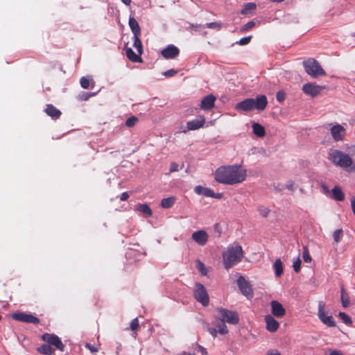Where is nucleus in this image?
<instances>
[{"instance_id": "obj_56", "label": "nucleus", "mask_w": 355, "mask_h": 355, "mask_svg": "<svg viewBox=\"0 0 355 355\" xmlns=\"http://www.w3.org/2000/svg\"><path fill=\"white\" fill-rule=\"evenodd\" d=\"M321 187H322V193L330 197L331 191H329L328 187L326 184H322L321 185Z\"/></svg>"}, {"instance_id": "obj_15", "label": "nucleus", "mask_w": 355, "mask_h": 355, "mask_svg": "<svg viewBox=\"0 0 355 355\" xmlns=\"http://www.w3.org/2000/svg\"><path fill=\"white\" fill-rule=\"evenodd\" d=\"M326 76L327 73L320 64L316 60L312 58V78H318Z\"/></svg>"}, {"instance_id": "obj_59", "label": "nucleus", "mask_w": 355, "mask_h": 355, "mask_svg": "<svg viewBox=\"0 0 355 355\" xmlns=\"http://www.w3.org/2000/svg\"><path fill=\"white\" fill-rule=\"evenodd\" d=\"M267 355H281L276 349H270L267 352Z\"/></svg>"}, {"instance_id": "obj_17", "label": "nucleus", "mask_w": 355, "mask_h": 355, "mask_svg": "<svg viewBox=\"0 0 355 355\" xmlns=\"http://www.w3.org/2000/svg\"><path fill=\"white\" fill-rule=\"evenodd\" d=\"M216 101V97L209 94L202 98L200 103V108L203 110H210L214 107Z\"/></svg>"}, {"instance_id": "obj_34", "label": "nucleus", "mask_w": 355, "mask_h": 355, "mask_svg": "<svg viewBox=\"0 0 355 355\" xmlns=\"http://www.w3.org/2000/svg\"><path fill=\"white\" fill-rule=\"evenodd\" d=\"M343 236V231L342 229H338L333 233V238L336 243H338Z\"/></svg>"}, {"instance_id": "obj_41", "label": "nucleus", "mask_w": 355, "mask_h": 355, "mask_svg": "<svg viewBox=\"0 0 355 355\" xmlns=\"http://www.w3.org/2000/svg\"><path fill=\"white\" fill-rule=\"evenodd\" d=\"M194 351L196 352V354L197 352H200L201 354V355H208V353H207L206 349L197 343L195 344V345H194Z\"/></svg>"}, {"instance_id": "obj_62", "label": "nucleus", "mask_w": 355, "mask_h": 355, "mask_svg": "<svg viewBox=\"0 0 355 355\" xmlns=\"http://www.w3.org/2000/svg\"><path fill=\"white\" fill-rule=\"evenodd\" d=\"M286 189L288 190L293 191V182H288L286 185Z\"/></svg>"}, {"instance_id": "obj_27", "label": "nucleus", "mask_w": 355, "mask_h": 355, "mask_svg": "<svg viewBox=\"0 0 355 355\" xmlns=\"http://www.w3.org/2000/svg\"><path fill=\"white\" fill-rule=\"evenodd\" d=\"M37 351L44 355H52L55 349H53L49 344H43L37 348Z\"/></svg>"}, {"instance_id": "obj_44", "label": "nucleus", "mask_w": 355, "mask_h": 355, "mask_svg": "<svg viewBox=\"0 0 355 355\" xmlns=\"http://www.w3.org/2000/svg\"><path fill=\"white\" fill-rule=\"evenodd\" d=\"M251 38H252L251 35L245 37L241 38L239 41L236 42V43L239 44L240 45H246L250 42Z\"/></svg>"}, {"instance_id": "obj_8", "label": "nucleus", "mask_w": 355, "mask_h": 355, "mask_svg": "<svg viewBox=\"0 0 355 355\" xmlns=\"http://www.w3.org/2000/svg\"><path fill=\"white\" fill-rule=\"evenodd\" d=\"M42 339L49 345L55 346L58 350L64 352V345L57 335L53 334H44L42 335Z\"/></svg>"}, {"instance_id": "obj_14", "label": "nucleus", "mask_w": 355, "mask_h": 355, "mask_svg": "<svg viewBox=\"0 0 355 355\" xmlns=\"http://www.w3.org/2000/svg\"><path fill=\"white\" fill-rule=\"evenodd\" d=\"M345 129L341 125L337 124L331 128V134L335 141H341L345 135Z\"/></svg>"}, {"instance_id": "obj_23", "label": "nucleus", "mask_w": 355, "mask_h": 355, "mask_svg": "<svg viewBox=\"0 0 355 355\" xmlns=\"http://www.w3.org/2000/svg\"><path fill=\"white\" fill-rule=\"evenodd\" d=\"M176 201L175 196H170L166 198H163L161 201L160 205L164 209H169L173 206Z\"/></svg>"}, {"instance_id": "obj_54", "label": "nucleus", "mask_w": 355, "mask_h": 355, "mask_svg": "<svg viewBox=\"0 0 355 355\" xmlns=\"http://www.w3.org/2000/svg\"><path fill=\"white\" fill-rule=\"evenodd\" d=\"M302 89L305 94L311 95V83H308L305 84L303 86Z\"/></svg>"}, {"instance_id": "obj_26", "label": "nucleus", "mask_w": 355, "mask_h": 355, "mask_svg": "<svg viewBox=\"0 0 355 355\" xmlns=\"http://www.w3.org/2000/svg\"><path fill=\"white\" fill-rule=\"evenodd\" d=\"M276 277H280L283 273V265L280 259H277L272 265Z\"/></svg>"}, {"instance_id": "obj_18", "label": "nucleus", "mask_w": 355, "mask_h": 355, "mask_svg": "<svg viewBox=\"0 0 355 355\" xmlns=\"http://www.w3.org/2000/svg\"><path fill=\"white\" fill-rule=\"evenodd\" d=\"M266 329L270 332H275L279 327V322L271 315H267L265 317Z\"/></svg>"}, {"instance_id": "obj_12", "label": "nucleus", "mask_w": 355, "mask_h": 355, "mask_svg": "<svg viewBox=\"0 0 355 355\" xmlns=\"http://www.w3.org/2000/svg\"><path fill=\"white\" fill-rule=\"evenodd\" d=\"M205 123V118L203 116H199L198 118L189 121L187 123V130L183 132H186L187 130H195L202 128Z\"/></svg>"}, {"instance_id": "obj_57", "label": "nucleus", "mask_w": 355, "mask_h": 355, "mask_svg": "<svg viewBox=\"0 0 355 355\" xmlns=\"http://www.w3.org/2000/svg\"><path fill=\"white\" fill-rule=\"evenodd\" d=\"M202 25L201 24H189V28H193L196 31H200V28H201Z\"/></svg>"}, {"instance_id": "obj_22", "label": "nucleus", "mask_w": 355, "mask_h": 355, "mask_svg": "<svg viewBox=\"0 0 355 355\" xmlns=\"http://www.w3.org/2000/svg\"><path fill=\"white\" fill-rule=\"evenodd\" d=\"M128 24L133 35H141L140 26L137 21L134 17L129 18Z\"/></svg>"}, {"instance_id": "obj_21", "label": "nucleus", "mask_w": 355, "mask_h": 355, "mask_svg": "<svg viewBox=\"0 0 355 355\" xmlns=\"http://www.w3.org/2000/svg\"><path fill=\"white\" fill-rule=\"evenodd\" d=\"M213 324L218 328V331L221 335L227 334L228 329L225 322L220 320L219 318L213 322Z\"/></svg>"}, {"instance_id": "obj_4", "label": "nucleus", "mask_w": 355, "mask_h": 355, "mask_svg": "<svg viewBox=\"0 0 355 355\" xmlns=\"http://www.w3.org/2000/svg\"><path fill=\"white\" fill-rule=\"evenodd\" d=\"M243 251L241 245L229 246L223 254V265L229 269L242 260Z\"/></svg>"}, {"instance_id": "obj_61", "label": "nucleus", "mask_w": 355, "mask_h": 355, "mask_svg": "<svg viewBox=\"0 0 355 355\" xmlns=\"http://www.w3.org/2000/svg\"><path fill=\"white\" fill-rule=\"evenodd\" d=\"M351 207L354 214L355 215V197L351 200Z\"/></svg>"}, {"instance_id": "obj_2", "label": "nucleus", "mask_w": 355, "mask_h": 355, "mask_svg": "<svg viewBox=\"0 0 355 355\" xmlns=\"http://www.w3.org/2000/svg\"><path fill=\"white\" fill-rule=\"evenodd\" d=\"M268 104V100L265 95H259L256 98H248L238 103L235 109L237 111L252 112L254 110L263 111Z\"/></svg>"}, {"instance_id": "obj_10", "label": "nucleus", "mask_w": 355, "mask_h": 355, "mask_svg": "<svg viewBox=\"0 0 355 355\" xmlns=\"http://www.w3.org/2000/svg\"><path fill=\"white\" fill-rule=\"evenodd\" d=\"M237 285L241 292L247 297L252 296V289L243 275H239L237 279Z\"/></svg>"}, {"instance_id": "obj_36", "label": "nucleus", "mask_w": 355, "mask_h": 355, "mask_svg": "<svg viewBox=\"0 0 355 355\" xmlns=\"http://www.w3.org/2000/svg\"><path fill=\"white\" fill-rule=\"evenodd\" d=\"M204 26H205L208 28L219 31L221 29L222 24L220 22L214 21V22L207 23L205 25H204Z\"/></svg>"}, {"instance_id": "obj_20", "label": "nucleus", "mask_w": 355, "mask_h": 355, "mask_svg": "<svg viewBox=\"0 0 355 355\" xmlns=\"http://www.w3.org/2000/svg\"><path fill=\"white\" fill-rule=\"evenodd\" d=\"M45 112L48 116H51L53 119H57L61 115V112L51 104H49L46 105Z\"/></svg>"}, {"instance_id": "obj_30", "label": "nucleus", "mask_w": 355, "mask_h": 355, "mask_svg": "<svg viewBox=\"0 0 355 355\" xmlns=\"http://www.w3.org/2000/svg\"><path fill=\"white\" fill-rule=\"evenodd\" d=\"M257 8V5L254 3H247L243 6V8L241 10V14L247 15L251 13L252 10H254Z\"/></svg>"}, {"instance_id": "obj_48", "label": "nucleus", "mask_w": 355, "mask_h": 355, "mask_svg": "<svg viewBox=\"0 0 355 355\" xmlns=\"http://www.w3.org/2000/svg\"><path fill=\"white\" fill-rule=\"evenodd\" d=\"M139 327V321L137 318H134L130 322V329L134 331L136 330Z\"/></svg>"}, {"instance_id": "obj_1", "label": "nucleus", "mask_w": 355, "mask_h": 355, "mask_svg": "<svg viewBox=\"0 0 355 355\" xmlns=\"http://www.w3.org/2000/svg\"><path fill=\"white\" fill-rule=\"evenodd\" d=\"M246 176V170L238 164L220 166L214 173V179L217 182L227 185L241 183L245 180Z\"/></svg>"}, {"instance_id": "obj_42", "label": "nucleus", "mask_w": 355, "mask_h": 355, "mask_svg": "<svg viewBox=\"0 0 355 355\" xmlns=\"http://www.w3.org/2000/svg\"><path fill=\"white\" fill-rule=\"evenodd\" d=\"M301 266V260L299 257H297L294 261L293 264V270L295 272H299Z\"/></svg>"}, {"instance_id": "obj_49", "label": "nucleus", "mask_w": 355, "mask_h": 355, "mask_svg": "<svg viewBox=\"0 0 355 355\" xmlns=\"http://www.w3.org/2000/svg\"><path fill=\"white\" fill-rule=\"evenodd\" d=\"M304 69L306 72L311 75V61L310 60H306L303 62Z\"/></svg>"}, {"instance_id": "obj_53", "label": "nucleus", "mask_w": 355, "mask_h": 355, "mask_svg": "<svg viewBox=\"0 0 355 355\" xmlns=\"http://www.w3.org/2000/svg\"><path fill=\"white\" fill-rule=\"evenodd\" d=\"M205 189V187L198 185L194 188V191L196 193H197L198 195H201V194L203 195Z\"/></svg>"}, {"instance_id": "obj_55", "label": "nucleus", "mask_w": 355, "mask_h": 355, "mask_svg": "<svg viewBox=\"0 0 355 355\" xmlns=\"http://www.w3.org/2000/svg\"><path fill=\"white\" fill-rule=\"evenodd\" d=\"M178 170H179L178 164L175 162H172L170 165V172L173 173V172L178 171Z\"/></svg>"}, {"instance_id": "obj_28", "label": "nucleus", "mask_w": 355, "mask_h": 355, "mask_svg": "<svg viewBox=\"0 0 355 355\" xmlns=\"http://www.w3.org/2000/svg\"><path fill=\"white\" fill-rule=\"evenodd\" d=\"M136 210L144 213L148 217L153 214L150 207L147 204H138Z\"/></svg>"}, {"instance_id": "obj_9", "label": "nucleus", "mask_w": 355, "mask_h": 355, "mask_svg": "<svg viewBox=\"0 0 355 355\" xmlns=\"http://www.w3.org/2000/svg\"><path fill=\"white\" fill-rule=\"evenodd\" d=\"M12 318L17 321L25 323L37 324L40 322V319L32 314L25 313H16L12 315Z\"/></svg>"}, {"instance_id": "obj_51", "label": "nucleus", "mask_w": 355, "mask_h": 355, "mask_svg": "<svg viewBox=\"0 0 355 355\" xmlns=\"http://www.w3.org/2000/svg\"><path fill=\"white\" fill-rule=\"evenodd\" d=\"M214 191L213 190H211V189H209V188L205 189L203 196H205L206 197L212 198V196H214Z\"/></svg>"}, {"instance_id": "obj_19", "label": "nucleus", "mask_w": 355, "mask_h": 355, "mask_svg": "<svg viewBox=\"0 0 355 355\" xmlns=\"http://www.w3.org/2000/svg\"><path fill=\"white\" fill-rule=\"evenodd\" d=\"M330 198L334 200L343 201L345 199V193L339 186H335L331 191Z\"/></svg>"}, {"instance_id": "obj_39", "label": "nucleus", "mask_w": 355, "mask_h": 355, "mask_svg": "<svg viewBox=\"0 0 355 355\" xmlns=\"http://www.w3.org/2000/svg\"><path fill=\"white\" fill-rule=\"evenodd\" d=\"M90 80H92V78L82 77L80 80V84L83 89H87L89 87Z\"/></svg>"}, {"instance_id": "obj_45", "label": "nucleus", "mask_w": 355, "mask_h": 355, "mask_svg": "<svg viewBox=\"0 0 355 355\" xmlns=\"http://www.w3.org/2000/svg\"><path fill=\"white\" fill-rule=\"evenodd\" d=\"M255 26V22L254 21H248L247 24H245L242 28L241 31H247L248 30L253 28Z\"/></svg>"}, {"instance_id": "obj_38", "label": "nucleus", "mask_w": 355, "mask_h": 355, "mask_svg": "<svg viewBox=\"0 0 355 355\" xmlns=\"http://www.w3.org/2000/svg\"><path fill=\"white\" fill-rule=\"evenodd\" d=\"M137 121H138L137 117H136L135 116H132L127 119V120L125 121V125L129 128L133 127L136 124Z\"/></svg>"}, {"instance_id": "obj_47", "label": "nucleus", "mask_w": 355, "mask_h": 355, "mask_svg": "<svg viewBox=\"0 0 355 355\" xmlns=\"http://www.w3.org/2000/svg\"><path fill=\"white\" fill-rule=\"evenodd\" d=\"M178 73V71L177 70H175L173 69H169V70H167L164 72L162 73V74L166 76V77H173L174 76L175 74H177Z\"/></svg>"}, {"instance_id": "obj_52", "label": "nucleus", "mask_w": 355, "mask_h": 355, "mask_svg": "<svg viewBox=\"0 0 355 355\" xmlns=\"http://www.w3.org/2000/svg\"><path fill=\"white\" fill-rule=\"evenodd\" d=\"M85 347L88 349L91 352H97L98 351V348L90 343H86Z\"/></svg>"}, {"instance_id": "obj_5", "label": "nucleus", "mask_w": 355, "mask_h": 355, "mask_svg": "<svg viewBox=\"0 0 355 355\" xmlns=\"http://www.w3.org/2000/svg\"><path fill=\"white\" fill-rule=\"evenodd\" d=\"M317 315L321 322L328 327L336 326V322L330 314V310L323 301H320L318 303Z\"/></svg>"}, {"instance_id": "obj_35", "label": "nucleus", "mask_w": 355, "mask_h": 355, "mask_svg": "<svg viewBox=\"0 0 355 355\" xmlns=\"http://www.w3.org/2000/svg\"><path fill=\"white\" fill-rule=\"evenodd\" d=\"M339 318L343 320V322L347 325H352V319L344 312L338 313Z\"/></svg>"}, {"instance_id": "obj_6", "label": "nucleus", "mask_w": 355, "mask_h": 355, "mask_svg": "<svg viewBox=\"0 0 355 355\" xmlns=\"http://www.w3.org/2000/svg\"><path fill=\"white\" fill-rule=\"evenodd\" d=\"M193 297L196 300L200 303L203 306H208L209 303V295L205 287L201 283H195Z\"/></svg>"}, {"instance_id": "obj_13", "label": "nucleus", "mask_w": 355, "mask_h": 355, "mask_svg": "<svg viewBox=\"0 0 355 355\" xmlns=\"http://www.w3.org/2000/svg\"><path fill=\"white\" fill-rule=\"evenodd\" d=\"M180 53V51L178 47L174 46L173 44H169L164 49L161 53L162 55L166 59H173L175 58Z\"/></svg>"}, {"instance_id": "obj_29", "label": "nucleus", "mask_w": 355, "mask_h": 355, "mask_svg": "<svg viewBox=\"0 0 355 355\" xmlns=\"http://www.w3.org/2000/svg\"><path fill=\"white\" fill-rule=\"evenodd\" d=\"M340 300L342 306L344 308H347L349 305V297L348 293L345 291V288L343 287L340 289Z\"/></svg>"}, {"instance_id": "obj_63", "label": "nucleus", "mask_w": 355, "mask_h": 355, "mask_svg": "<svg viewBox=\"0 0 355 355\" xmlns=\"http://www.w3.org/2000/svg\"><path fill=\"white\" fill-rule=\"evenodd\" d=\"M214 230H215L216 232H218V236H220V234L221 232H220V225H219V224L216 223V224L214 225Z\"/></svg>"}, {"instance_id": "obj_3", "label": "nucleus", "mask_w": 355, "mask_h": 355, "mask_svg": "<svg viewBox=\"0 0 355 355\" xmlns=\"http://www.w3.org/2000/svg\"><path fill=\"white\" fill-rule=\"evenodd\" d=\"M329 159L336 166L347 168L348 171L355 172V162L351 157L339 150H331L329 153Z\"/></svg>"}, {"instance_id": "obj_7", "label": "nucleus", "mask_w": 355, "mask_h": 355, "mask_svg": "<svg viewBox=\"0 0 355 355\" xmlns=\"http://www.w3.org/2000/svg\"><path fill=\"white\" fill-rule=\"evenodd\" d=\"M219 320L231 324H236L239 321V314L236 311L224 308H216Z\"/></svg>"}, {"instance_id": "obj_16", "label": "nucleus", "mask_w": 355, "mask_h": 355, "mask_svg": "<svg viewBox=\"0 0 355 355\" xmlns=\"http://www.w3.org/2000/svg\"><path fill=\"white\" fill-rule=\"evenodd\" d=\"M270 305L271 312L274 316L277 318H282L285 315V309L283 307L282 304L280 302L276 300H272L270 302Z\"/></svg>"}, {"instance_id": "obj_32", "label": "nucleus", "mask_w": 355, "mask_h": 355, "mask_svg": "<svg viewBox=\"0 0 355 355\" xmlns=\"http://www.w3.org/2000/svg\"><path fill=\"white\" fill-rule=\"evenodd\" d=\"M140 35H133V46L137 49L138 53L141 55L142 53V43L139 38Z\"/></svg>"}, {"instance_id": "obj_11", "label": "nucleus", "mask_w": 355, "mask_h": 355, "mask_svg": "<svg viewBox=\"0 0 355 355\" xmlns=\"http://www.w3.org/2000/svg\"><path fill=\"white\" fill-rule=\"evenodd\" d=\"M191 238L199 245L204 246L208 241L209 235L205 230H198L192 234Z\"/></svg>"}, {"instance_id": "obj_40", "label": "nucleus", "mask_w": 355, "mask_h": 355, "mask_svg": "<svg viewBox=\"0 0 355 355\" xmlns=\"http://www.w3.org/2000/svg\"><path fill=\"white\" fill-rule=\"evenodd\" d=\"M96 95V93L83 92L78 95V98L80 101H87L90 97Z\"/></svg>"}, {"instance_id": "obj_24", "label": "nucleus", "mask_w": 355, "mask_h": 355, "mask_svg": "<svg viewBox=\"0 0 355 355\" xmlns=\"http://www.w3.org/2000/svg\"><path fill=\"white\" fill-rule=\"evenodd\" d=\"M252 130L253 133L259 137H263L266 134L264 127L258 123L252 124Z\"/></svg>"}, {"instance_id": "obj_64", "label": "nucleus", "mask_w": 355, "mask_h": 355, "mask_svg": "<svg viewBox=\"0 0 355 355\" xmlns=\"http://www.w3.org/2000/svg\"><path fill=\"white\" fill-rule=\"evenodd\" d=\"M223 197V193H214V196L212 198L220 199Z\"/></svg>"}, {"instance_id": "obj_33", "label": "nucleus", "mask_w": 355, "mask_h": 355, "mask_svg": "<svg viewBox=\"0 0 355 355\" xmlns=\"http://www.w3.org/2000/svg\"><path fill=\"white\" fill-rule=\"evenodd\" d=\"M196 268L202 276H205L207 274V269L205 265L200 260H197L196 261Z\"/></svg>"}, {"instance_id": "obj_43", "label": "nucleus", "mask_w": 355, "mask_h": 355, "mask_svg": "<svg viewBox=\"0 0 355 355\" xmlns=\"http://www.w3.org/2000/svg\"><path fill=\"white\" fill-rule=\"evenodd\" d=\"M270 212V209L266 207H259V213L263 217H267Z\"/></svg>"}, {"instance_id": "obj_46", "label": "nucleus", "mask_w": 355, "mask_h": 355, "mask_svg": "<svg viewBox=\"0 0 355 355\" xmlns=\"http://www.w3.org/2000/svg\"><path fill=\"white\" fill-rule=\"evenodd\" d=\"M276 98L278 102H283L285 100V93L283 91L277 92L276 94Z\"/></svg>"}, {"instance_id": "obj_25", "label": "nucleus", "mask_w": 355, "mask_h": 355, "mask_svg": "<svg viewBox=\"0 0 355 355\" xmlns=\"http://www.w3.org/2000/svg\"><path fill=\"white\" fill-rule=\"evenodd\" d=\"M126 56L133 62H139L141 61L140 55L139 53L136 54L131 48H128L126 49Z\"/></svg>"}, {"instance_id": "obj_31", "label": "nucleus", "mask_w": 355, "mask_h": 355, "mask_svg": "<svg viewBox=\"0 0 355 355\" xmlns=\"http://www.w3.org/2000/svg\"><path fill=\"white\" fill-rule=\"evenodd\" d=\"M328 88V86L325 85H319L312 82V98L320 94L322 90L327 89Z\"/></svg>"}, {"instance_id": "obj_58", "label": "nucleus", "mask_w": 355, "mask_h": 355, "mask_svg": "<svg viewBox=\"0 0 355 355\" xmlns=\"http://www.w3.org/2000/svg\"><path fill=\"white\" fill-rule=\"evenodd\" d=\"M129 197V194L128 193V192H123L121 194V196H120V200L121 201H124V200H126Z\"/></svg>"}, {"instance_id": "obj_37", "label": "nucleus", "mask_w": 355, "mask_h": 355, "mask_svg": "<svg viewBox=\"0 0 355 355\" xmlns=\"http://www.w3.org/2000/svg\"><path fill=\"white\" fill-rule=\"evenodd\" d=\"M302 258L306 263L311 262V257L309 255V248L306 245L303 246Z\"/></svg>"}, {"instance_id": "obj_50", "label": "nucleus", "mask_w": 355, "mask_h": 355, "mask_svg": "<svg viewBox=\"0 0 355 355\" xmlns=\"http://www.w3.org/2000/svg\"><path fill=\"white\" fill-rule=\"evenodd\" d=\"M207 330L212 336L213 338H216L217 336V334L218 333V330H216V328L207 326Z\"/></svg>"}, {"instance_id": "obj_60", "label": "nucleus", "mask_w": 355, "mask_h": 355, "mask_svg": "<svg viewBox=\"0 0 355 355\" xmlns=\"http://www.w3.org/2000/svg\"><path fill=\"white\" fill-rule=\"evenodd\" d=\"M195 354H196V352L194 351V349H193L192 351L182 352L179 355H195Z\"/></svg>"}]
</instances>
